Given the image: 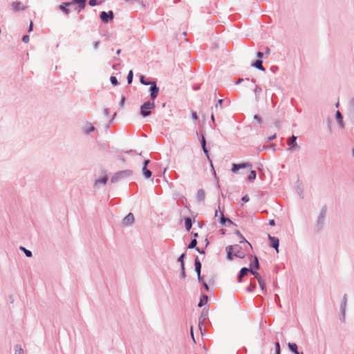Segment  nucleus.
<instances>
[{"label":"nucleus","mask_w":354,"mask_h":354,"mask_svg":"<svg viewBox=\"0 0 354 354\" xmlns=\"http://www.w3.org/2000/svg\"><path fill=\"white\" fill-rule=\"evenodd\" d=\"M133 174V171L131 169H125L122 171H119L114 174V175L111 178V182L112 183H115L118 182L121 179H124L131 176Z\"/></svg>","instance_id":"nucleus-1"},{"label":"nucleus","mask_w":354,"mask_h":354,"mask_svg":"<svg viewBox=\"0 0 354 354\" xmlns=\"http://www.w3.org/2000/svg\"><path fill=\"white\" fill-rule=\"evenodd\" d=\"M154 107H155V103H154V102L151 101V100H150V101H147V102H144L140 106V115L144 118H146V117L150 115L151 113L150 109H154Z\"/></svg>","instance_id":"nucleus-2"},{"label":"nucleus","mask_w":354,"mask_h":354,"mask_svg":"<svg viewBox=\"0 0 354 354\" xmlns=\"http://www.w3.org/2000/svg\"><path fill=\"white\" fill-rule=\"evenodd\" d=\"M62 4L67 8L73 4H76L77 6L75 10L80 12L82 10L85 8L86 5V0H72L71 1L64 2Z\"/></svg>","instance_id":"nucleus-3"},{"label":"nucleus","mask_w":354,"mask_h":354,"mask_svg":"<svg viewBox=\"0 0 354 354\" xmlns=\"http://www.w3.org/2000/svg\"><path fill=\"white\" fill-rule=\"evenodd\" d=\"M327 213V207L326 205H324L319 212V214L317 217V231H319L324 226V220L326 216Z\"/></svg>","instance_id":"nucleus-4"},{"label":"nucleus","mask_w":354,"mask_h":354,"mask_svg":"<svg viewBox=\"0 0 354 354\" xmlns=\"http://www.w3.org/2000/svg\"><path fill=\"white\" fill-rule=\"evenodd\" d=\"M100 18L103 23L108 24L113 20L114 13L112 10L109 12L102 11L100 14Z\"/></svg>","instance_id":"nucleus-5"},{"label":"nucleus","mask_w":354,"mask_h":354,"mask_svg":"<svg viewBox=\"0 0 354 354\" xmlns=\"http://www.w3.org/2000/svg\"><path fill=\"white\" fill-rule=\"evenodd\" d=\"M160 88L156 84V81H152V83L150 84V87L149 89L150 93V100L153 102L156 100L159 93Z\"/></svg>","instance_id":"nucleus-6"},{"label":"nucleus","mask_w":354,"mask_h":354,"mask_svg":"<svg viewBox=\"0 0 354 354\" xmlns=\"http://www.w3.org/2000/svg\"><path fill=\"white\" fill-rule=\"evenodd\" d=\"M252 167V164L250 162H242V163H233L232 165V171L233 173H237L241 169L250 168L251 169Z\"/></svg>","instance_id":"nucleus-7"},{"label":"nucleus","mask_w":354,"mask_h":354,"mask_svg":"<svg viewBox=\"0 0 354 354\" xmlns=\"http://www.w3.org/2000/svg\"><path fill=\"white\" fill-rule=\"evenodd\" d=\"M240 248V245H228L225 248V251L227 253V259L228 261H232L234 257H235L234 250Z\"/></svg>","instance_id":"nucleus-8"},{"label":"nucleus","mask_w":354,"mask_h":354,"mask_svg":"<svg viewBox=\"0 0 354 354\" xmlns=\"http://www.w3.org/2000/svg\"><path fill=\"white\" fill-rule=\"evenodd\" d=\"M297 136L292 135L291 137L288 138L287 140V144L288 145V150L293 151L295 149H299V146L297 143Z\"/></svg>","instance_id":"nucleus-9"},{"label":"nucleus","mask_w":354,"mask_h":354,"mask_svg":"<svg viewBox=\"0 0 354 354\" xmlns=\"http://www.w3.org/2000/svg\"><path fill=\"white\" fill-rule=\"evenodd\" d=\"M347 304V295L345 294L343 296V298L342 299V302L340 304V312H341V320L342 322L345 321V316H346V308Z\"/></svg>","instance_id":"nucleus-10"},{"label":"nucleus","mask_w":354,"mask_h":354,"mask_svg":"<svg viewBox=\"0 0 354 354\" xmlns=\"http://www.w3.org/2000/svg\"><path fill=\"white\" fill-rule=\"evenodd\" d=\"M207 316H208V311L207 310H206L205 308H204L201 313V315L199 317V319H198V328L200 329V330L201 331V333L203 334L202 333V326L205 322V321L206 320V319L207 318Z\"/></svg>","instance_id":"nucleus-11"},{"label":"nucleus","mask_w":354,"mask_h":354,"mask_svg":"<svg viewBox=\"0 0 354 354\" xmlns=\"http://www.w3.org/2000/svg\"><path fill=\"white\" fill-rule=\"evenodd\" d=\"M268 239L270 243V246L275 249L278 252L279 247V239L277 237L271 236L270 234H268Z\"/></svg>","instance_id":"nucleus-12"},{"label":"nucleus","mask_w":354,"mask_h":354,"mask_svg":"<svg viewBox=\"0 0 354 354\" xmlns=\"http://www.w3.org/2000/svg\"><path fill=\"white\" fill-rule=\"evenodd\" d=\"M134 222V216L132 213H129L122 220L124 225H131Z\"/></svg>","instance_id":"nucleus-13"},{"label":"nucleus","mask_w":354,"mask_h":354,"mask_svg":"<svg viewBox=\"0 0 354 354\" xmlns=\"http://www.w3.org/2000/svg\"><path fill=\"white\" fill-rule=\"evenodd\" d=\"M12 9L15 12H19L26 10L27 6L22 5L21 1H17L12 4Z\"/></svg>","instance_id":"nucleus-14"},{"label":"nucleus","mask_w":354,"mask_h":354,"mask_svg":"<svg viewBox=\"0 0 354 354\" xmlns=\"http://www.w3.org/2000/svg\"><path fill=\"white\" fill-rule=\"evenodd\" d=\"M251 66L252 67H254L261 71H266V68L265 67L263 66V61L261 59H257L255 60L252 64Z\"/></svg>","instance_id":"nucleus-15"},{"label":"nucleus","mask_w":354,"mask_h":354,"mask_svg":"<svg viewBox=\"0 0 354 354\" xmlns=\"http://www.w3.org/2000/svg\"><path fill=\"white\" fill-rule=\"evenodd\" d=\"M221 212V216H220L218 222L222 225H226L227 223H228L229 224H233V222L230 218H228L224 216V214L223 212Z\"/></svg>","instance_id":"nucleus-16"},{"label":"nucleus","mask_w":354,"mask_h":354,"mask_svg":"<svg viewBox=\"0 0 354 354\" xmlns=\"http://www.w3.org/2000/svg\"><path fill=\"white\" fill-rule=\"evenodd\" d=\"M288 347L289 350L294 354H304L303 352L299 353L298 351V346L295 343L289 342L288 344Z\"/></svg>","instance_id":"nucleus-17"},{"label":"nucleus","mask_w":354,"mask_h":354,"mask_svg":"<svg viewBox=\"0 0 354 354\" xmlns=\"http://www.w3.org/2000/svg\"><path fill=\"white\" fill-rule=\"evenodd\" d=\"M260 268V264L259 259L257 256L254 257V260L250 264V269L259 270Z\"/></svg>","instance_id":"nucleus-18"},{"label":"nucleus","mask_w":354,"mask_h":354,"mask_svg":"<svg viewBox=\"0 0 354 354\" xmlns=\"http://www.w3.org/2000/svg\"><path fill=\"white\" fill-rule=\"evenodd\" d=\"M194 266H195V272L197 274H201V268L202 264L201 261L199 260L198 257H196L194 259Z\"/></svg>","instance_id":"nucleus-19"},{"label":"nucleus","mask_w":354,"mask_h":354,"mask_svg":"<svg viewBox=\"0 0 354 354\" xmlns=\"http://www.w3.org/2000/svg\"><path fill=\"white\" fill-rule=\"evenodd\" d=\"M235 234L239 236V238H240V243H243L245 246L249 245L252 248L251 244L245 239L239 231H236Z\"/></svg>","instance_id":"nucleus-20"},{"label":"nucleus","mask_w":354,"mask_h":354,"mask_svg":"<svg viewBox=\"0 0 354 354\" xmlns=\"http://www.w3.org/2000/svg\"><path fill=\"white\" fill-rule=\"evenodd\" d=\"M208 301V296L205 294H203L198 304V306L201 308L205 305Z\"/></svg>","instance_id":"nucleus-21"},{"label":"nucleus","mask_w":354,"mask_h":354,"mask_svg":"<svg viewBox=\"0 0 354 354\" xmlns=\"http://www.w3.org/2000/svg\"><path fill=\"white\" fill-rule=\"evenodd\" d=\"M185 226L187 232H189L192 227V220L190 217L185 218Z\"/></svg>","instance_id":"nucleus-22"},{"label":"nucleus","mask_w":354,"mask_h":354,"mask_svg":"<svg viewBox=\"0 0 354 354\" xmlns=\"http://www.w3.org/2000/svg\"><path fill=\"white\" fill-rule=\"evenodd\" d=\"M108 181V176L107 175H104V176L101 177L100 178H98L95 180V187H97L98 184L102 183L105 185Z\"/></svg>","instance_id":"nucleus-23"},{"label":"nucleus","mask_w":354,"mask_h":354,"mask_svg":"<svg viewBox=\"0 0 354 354\" xmlns=\"http://www.w3.org/2000/svg\"><path fill=\"white\" fill-rule=\"evenodd\" d=\"M205 197V192L203 189H198L196 194V198L198 201H204Z\"/></svg>","instance_id":"nucleus-24"},{"label":"nucleus","mask_w":354,"mask_h":354,"mask_svg":"<svg viewBox=\"0 0 354 354\" xmlns=\"http://www.w3.org/2000/svg\"><path fill=\"white\" fill-rule=\"evenodd\" d=\"M142 175L146 179L150 178L152 176V172L149 169H148L147 167H142Z\"/></svg>","instance_id":"nucleus-25"},{"label":"nucleus","mask_w":354,"mask_h":354,"mask_svg":"<svg viewBox=\"0 0 354 354\" xmlns=\"http://www.w3.org/2000/svg\"><path fill=\"white\" fill-rule=\"evenodd\" d=\"M241 247L234 250L235 257H239L240 259H243L245 257V253L241 250Z\"/></svg>","instance_id":"nucleus-26"},{"label":"nucleus","mask_w":354,"mask_h":354,"mask_svg":"<svg viewBox=\"0 0 354 354\" xmlns=\"http://www.w3.org/2000/svg\"><path fill=\"white\" fill-rule=\"evenodd\" d=\"M251 270H252V269H250L246 267H243L240 270L239 274H240V277H243L246 276L249 272L251 273Z\"/></svg>","instance_id":"nucleus-27"},{"label":"nucleus","mask_w":354,"mask_h":354,"mask_svg":"<svg viewBox=\"0 0 354 354\" xmlns=\"http://www.w3.org/2000/svg\"><path fill=\"white\" fill-rule=\"evenodd\" d=\"M262 91L261 88L259 86H256L254 89V93L255 94V100L257 102L259 101V93Z\"/></svg>","instance_id":"nucleus-28"},{"label":"nucleus","mask_w":354,"mask_h":354,"mask_svg":"<svg viewBox=\"0 0 354 354\" xmlns=\"http://www.w3.org/2000/svg\"><path fill=\"white\" fill-rule=\"evenodd\" d=\"M59 9L66 15H68L71 13V10L62 3L59 6Z\"/></svg>","instance_id":"nucleus-29"},{"label":"nucleus","mask_w":354,"mask_h":354,"mask_svg":"<svg viewBox=\"0 0 354 354\" xmlns=\"http://www.w3.org/2000/svg\"><path fill=\"white\" fill-rule=\"evenodd\" d=\"M19 250L23 251L25 254V255L27 257H32V253L30 250L26 249L25 247L24 246H20L19 247Z\"/></svg>","instance_id":"nucleus-30"},{"label":"nucleus","mask_w":354,"mask_h":354,"mask_svg":"<svg viewBox=\"0 0 354 354\" xmlns=\"http://www.w3.org/2000/svg\"><path fill=\"white\" fill-rule=\"evenodd\" d=\"M140 82L143 85H150L152 83V81L148 80L144 75H140Z\"/></svg>","instance_id":"nucleus-31"},{"label":"nucleus","mask_w":354,"mask_h":354,"mask_svg":"<svg viewBox=\"0 0 354 354\" xmlns=\"http://www.w3.org/2000/svg\"><path fill=\"white\" fill-rule=\"evenodd\" d=\"M256 177H257V173L254 170H250V174L249 176H248V180L250 182L253 181L254 180L256 179Z\"/></svg>","instance_id":"nucleus-32"},{"label":"nucleus","mask_w":354,"mask_h":354,"mask_svg":"<svg viewBox=\"0 0 354 354\" xmlns=\"http://www.w3.org/2000/svg\"><path fill=\"white\" fill-rule=\"evenodd\" d=\"M257 288V285L254 282L251 281L249 286L246 288V291L248 292H253Z\"/></svg>","instance_id":"nucleus-33"},{"label":"nucleus","mask_w":354,"mask_h":354,"mask_svg":"<svg viewBox=\"0 0 354 354\" xmlns=\"http://www.w3.org/2000/svg\"><path fill=\"white\" fill-rule=\"evenodd\" d=\"M197 243L198 242H197L196 239H192L187 246V248L188 249L196 248Z\"/></svg>","instance_id":"nucleus-34"},{"label":"nucleus","mask_w":354,"mask_h":354,"mask_svg":"<svg viewBox=\"0 0 354 354\" xmlns=\"http://www.w3.org/2000/svg\"><path fill=\"white\" fill-rule=\"evenodd\" d=\"M133 78V73L132 70H130L129 71V73H128L127 77V80L128 84H131L132 83Z\"/></svg>","instance_id":"nucleus-35"},{"label":"nucleus","mask_w":354,"mask_h":354,"mask_svg":"<svg viewBox=\"0 0 354 354\" xmlns=\"http://www.w3.org/2000/svg\"><path fill=\"white\" fill-rule=\"evenodd\" d=\"M185 257H186V254L183 253L178 258V261H179L180 263V267L185 266L184 259L185 258Z\"/></svg>","instance_id":"nucleus-36"},{"label":"nucleus","mask_w":354,"mask_h":354,"mask_svg":"<svg viewBox=\"0 0 354 354\" xmlns=\"http://www.w3.org/2000/svg\"><path fill=\"white\" fill-rule=\"evenodd\" d=\"M258 282H259V284L260 286V288H261L262 292H265L266 291L265 281L261 279V280H259Z\"/></svg>","instance_id":"nucleus-37"},{"label":"nucleus","mask_w":354,"mask_h":354,"mask_svg":"<svg viewBox=\"0 0 354 354\" xmlns=\"http://www.w3.org/2000/svg\"><path fill=\"white\" fill-rule=\"evenodd\" d=\"M202 149H203V151L204 153L205 154V156H206L207 158V159H208V160L209 161L211 166L213 167L212 161V160H211V159H210V158H209V151H208L207 148V147H205V148H203Z\"/></svg>","instance_id":"nucleus-38"},{"label":"nucleus","mask_w":354,"mask_h":354,"mask_svg":"<svg viewBox=\"0 0 354 354\" xmlns=\"http://www.w3.org/2000/svg\"><path fill=\"white\" fill-rule=\"evenodd\" d=\"M15 354H24V350L19 345L15 346Z\"/></svg>","instance_id":"nucleus-39"},{"label":"nucleus","mask_w":354,"mask_h":354,"mask_svg":"<svg viewBox=\"0 0 354 354\" xmlns=\"http://www.w3.org/2000/svg\"><path fill=\"white\" fill-rule=\"evenodd\" d=\"M335 118L337 122H342L343 120V115L339 111H337L335 113Z\"/></svg>","instance_id":"nucleus-40"},{"label":"nucleus","mask_w":354,"mask_h":354,"mask_svg":"<svg viewBox=\"0 0 354 354\" xmlns=\"http://www.w3.org/2000/svg\"><path fill=\"white\" fill-rule=\"evenodd\" d=\"M275 354H281V347L279 342H276L274 344Z\"/></svg>","instance_id":"nucleus-41"},{"label":"nucleus","mask_w":354,"mask_h":354,"mask_svg":"<svg viewBox=\"0 0 354 354\" xmlns=\"http://www.w3.org/2000/svg\"><path fill=\"white\" fill-rule=\"evenodd\" d=\"M200 142H201L202 149L207 147V146H206L207 142H206V140H205L204 135L201 136V138L200 139Z\"/></svg>","instance_id":"nucleus-42"},{"label":"nucleus","mask_w":354,"mask_h":354,"mask_svg":"<svg viewBox=\"0 0 354 354\" xmlns=\"http://www.w3.org/2000/svg\"><path fill=\"white\" fill-rule=\"evenodd\" d=\"M110 82L113 86H117L119 84L118 79L115 76H111Z\"/></svg>","instance_id":"nucleus-43"},{"label":"nucleus","mask_w":354,"mask_h":354,"mask_svg":"<svg viewBox=\"0 0 354 354\" xmlns=\"http://www.w3.org/2000/svg\"><path fill=\"white\" fill-rule=\"evenodd\" d=\"M251 274L254 276V277L257 279V281L261 280L262 278L259 273H258L256 270H251Z\"/></svg>","instance_id":"nucleus-44"},{"label":"nucleus","mask_w":354,"mask_h":354,"mask_svg":"<svg viewBox=\"0 0 354 354\" xmlns=\"http://www.w3.org/2000/svg\"><path fill=\"white\" fill-rule=\"evenodd\" d=\"M223 103V99H219V100L217 101L216 104H215L214 108H215L216 109H218V108L222 109Z\"/></svg>","instance_id":"nucleus-45"},{"label":"nucleus","mask_w":354,"mask_h":354,"mask_svg":"<svg viewBox=\"0 0 354 354\" xmlns=\"http://www.w3.org/2000/svg\"><path fill=\"white\" fill-rule=\"evenodd\" d=\"M254 120H255L259 124H261L263 122L261 118L259 115H254Z\"/></svg>","instance_id":"nucleus-46"},{"label":"nucleus","mask_w":354,"mask_h":354,"mask_svg":"<svg viewBox=\"0 0 354 354\" xmlns=\"http://www.w3.org/2000/svg\"><path fill=\"white\" fill-rule=\"evenodd\" d=\"M98 3H98L97 0H89V1H88V4H89V6H97Z\"/></svg>","instance_id":"nucleus-47"},{"label":"nucleus","mask_w":354,"mask_h":354,"mask_svg":"<svg viewBox=\"0 0 354 354\" xmlns=\"http://www.w3.org/2000/svg\"><path fill=\"white\" fill-rule=\"evenodd\" d=\"M94 130H95V127H94L93 126L91 125V127H90L89 128H88V129H86L85 130V133H86V134H88V133H90L91 132L93 131Z\"/></svg>","instance_id":"nucleus-48"},{"label":"nucleus","mask_w":354,"mask_h":354,"mask_svg":"<svg viewBox=\"0 0 354 354\" xmlns=\"http://www.w3.org/2000/svg\"><path fill=\"white\" fill-rule=\"evenodd\" d=\"M29 39H30V37L28 35H25L22 37V41L24 43H28L29 41Z\"/></svg>","instance_id":"nucleus-49"},{"label":"nucleus","mask_w":354,"mask_h":354,"mask_svg":"<svg viewBox=\"0 0 354 354\" xmlns=\"http://www.w3.org/2000/svg\"><path fill=\"white\" fill-rule=\"evenodd\" d=\"M197 278H198V282L202 284V283H205L203 277L201 275V274H197Z\"/></svg>","instance_id":"nucleus-50"},{"label":"nucleus","mask_w":354,"mask_h":354,"mask_svg":"<svg viewBox=\"0 0 354 354\" xmlns=\"http://www.w3.org/2000/svg\"><path fill=\"white\" fill-rule=\"evenodd\" d=\"M180 270H181V273H180V275L183 278H185L186 277V273H185V266L183 267H180Z\"/></svg>","instance_id":"nucleus-51"},{"label":"nucleus","mask_w":354,"mask_h":354,"mask_svg":"<svg viewBox=\"0 0 354 354\" xmlns=\"http://www.w3.org/2000/svg\"><path fill=\"white\" fill-rule=\"evenodd\" d=\"M249 200H250V197H249V196H248V195H247V194H246V195H245V196H243L242 197V198H241V201H242L243 202H244V203H247V202H248V201H249Z\"/></svg>","instance_id":"nucleus-52"},{"label":"nucleus","mask_w":354,"mask_h":354,"mask_svg":"<svg viewBox=\"0 0 354 354\" xmlns=\"http://www.w3.org/2000/svg\"><path fill=\"white\" fill-rule=\"evenodd\" d=\"M264 55V53L263 52L259 51L257 53V59H261Z\"/></svg>","instance_id":"nucleus-53"},{"label":"nucleus","mask_w":354,"mask_h":354,"mask_svg":"<svg viewBox=\"0 0 354 354\" xmlns=\"http://www.w3.org/2000/svg\"><path fill=\"white\" fill-rule=\"evenodd\" d=\"M192 117L194 120H197L198 119V115L195 111L192 113Z\"/></svg>","instance_id":"nucleus-54"},{"label":"nucleus","mask_w":354,"mask_h":354,"mask_svg":"<svg viewBox=\"0 0 354 354\" xmlns=\"http://www.w3.org/2000/svg\"><path fill=\"white\" fill-rule=\"evenodd\" d=\"M202 286L206 291H209V287L206 282L202 283Z\"/></svg>","instance_id":"nucleus-55"},{"label":"nucleus","mask_w":354,"mask_h":354,"mask_svg":"<svg viewBox=\"0 0 354 354\" xmlns=\"http://www.w3.org/2000/svg\"><path fill=\"white\" fill-rule=\"evenodd\" d=\"M124 102H125V97L122 96L121 100L119 103L120 106L122 107L124 106Z\"/></svg>","instance_id":"nucleus-56"},{"label":"nucleus","mask_w":354,"mask_h":354,"mask_svg":"<svg viewBox=\"0 0 354 354\" xmlns=\"http://www.w3.org/2000/svg\"><path fill=\"white\" fill-rule=\"evenodd\" d=\"M100 41H95V42L93 43V48H94L95 49H97V48H98V47H99V46H100Z\"/></svg>","instance_id":"nucleus-57"},{"label":"nucleus","mask_w":354,"mask_h":354,"mask_svg":"<svg viewBox=\"0 0 354 354\" xmlns=\"http://www.w3.org/2000/svg\"><path fill=\"white\" fill-rule=\"evenodd\" d=\"M150 162V160L145 159L143 162V167H147L149 163Z\"/></svg>","instance_id":"nucleus-58"},{"label":"nucleus","mask_w":354,"mask_h":354,"mask_svg":"<svg viewBox=\"0 0 354 354\" xmlns=\"http://www.w3.org/2000/svg\"><path fill=\"white\" fill-rule=\"evenodd\" d=\"M190 335H191V337H192V338L193 341H194V342H195V339H194V336L193 326H191V327H190Z\"/></svg>","instance_id":"nucleus-59"},{"label":"nucleus","mask_w":354,"mask_h":354,"mask_svg":"<svg viewBox=\"0 0 354 354\" xmlns=\"http://www.w3.org/2000/svg\"><path fill=\"white\" fill-rule=\"evenodd\" d=\"M103 112H104V114L105 116H109V109L105 108L104 109Z\"/></svg>","instance_id":"nucleus-60"},{"label":"nucleus","mask_w":354,"mask_h":354,"mask_svg":"<svg viewBox=\"0 0 354 354\" xmlns=\"http://www.w3.org/2000/svg\"><path fill=\"white\" fill-rule=\"evenodd\" d=\"M32 30H33V23H32V21H30L28 31L29 32H30L31 31H32Z\"/></svg>","instance_id":"nucleus-61"},{"label":"nucleus","mask_w":354,"mask_h":354,"mask_svg":"<svg viewBox=\"0 0 354 354\" xmlns=\"http://www.w3.org/2000/svg\"><path fill=\"white\" fill-rule=\"evenodd\" d=\"M196 250L197 252H198L200 254H205V250H203V249H201L200 248H198V247H197V248H196Z\"/></svg>","instance_id":"nucleus-62"},{"label":"nucleus","mask_w":354,"mask_h":354,"mask_svg":"<svg viewBox=\"0 0 354 354\" xmlns=\"http://www.w3.org/2000/svg\"><path fill=\"white\" fill-rule=\"evenodd\" d=\"M269 225H272V226H274L275 225V221L274 219H271L269 221Z\"/></svg>","instance_id":"nucleus-63"},{"label":"nucleus","mask_w":354,"mask_h":354,"mask_svg":"<svg viewBox=\"0 0 354 354\" xmlns=\"http://www.w3.org/2000/svg\"><path fill=\"white\" fill-rule=\"evenodd\" d=\"M275 138H276V134H274V135L268 137V141H271V140H274Z\"/></svg>","instance_id":"nucleus-64"}]
</instances>
